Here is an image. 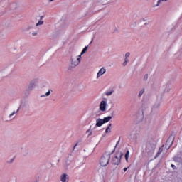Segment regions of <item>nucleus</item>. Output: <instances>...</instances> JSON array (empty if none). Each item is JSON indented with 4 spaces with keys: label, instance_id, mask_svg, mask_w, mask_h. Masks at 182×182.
<instances>
[{
    "label": "nucleus",
    "instance_id": "nucleus-38",
    "mask_svg": "<svg viewBox=\"0 0 182 182\" xmlns=\"http://www.w3.org/2000/svg\"><path fill=\"white\" fill-rule=\"evenodd\" d=\"M43 19V16L40 17V21H42Z\"/></svg>",
    "mask_w": 182,
    "mask_h": 182
},
{
    "label": "nucleus",
    "instance_id": "nucleus-17",
    "mask_svg": "<svg viewBox=\"0 0 182 182\" xmlns=\"http://www.w3.org/2000/svg\"><path fill=\"white\" fill-rule=\"evenodd\" d=\"M110 127H112V124H109L108 127H107L105 130V133H110L112 132V129H110Z\"/></svg>",
    "mask_w": 182,
    "mask_h": 182
},
{
    "label": "nucleus",
    "instance_id": "nucleus-6",
    "mask_svg": "<svg viewBox=\"0 0 182 182\" xmlns=\"http://www.w3.org/2000/svg\"><path fill=\"white\" fill-rule=\"evenodd\" d=\"M38 83V79H35L31 81L29 85H28V90H33L35 87L36 86V84Z\"/></svg>",
    "mask_w": 182,
    "mask_h": 182
},
{
    "label": "nucleus",
    "instance_id": "nucleus-23",
    "mask_svg": "<svg viewBox=\"0 0 182 182\" xmlns=\"http://www.w3.org/2000/svg\"><path fill=\"white\" fill-rule=\"evenodd\" d=\"M113 90L111 91H108L105 93L106 96H112V95H113Z\"/></svg>",
    "mask_w": 182,
    "mask_h": 182
},
{
    "label": "nucleus",
    "instance_id": "nucleus-16",
    "mask_svg": "<svg viewBox=\"0 0 182 182\" xmlns=\"http://www.w3.org/2000/svg\"><path fill=\"white\" fill-rule=\"evenodd\" d=\"M75 66L74 65H69L68 67V70H67V71L68 72H73V69H75Z\"/></svg>",
    "mask_w": 182,
    "mask_h": 182
},
{
    "label": "nucleus",
    "instance_id": "nucleus-42",
    "mask_svg": "<svg viewBox=\"0 0 182 182\" xmlns=\"http://www.w3.org/2000/svg\"><path fill=\"white\" fill-rule=\"evenodd\" d=\"M167 147H168V145H167V146L165 145V148L167 149Z\"/></svg>",
    "mask_w": 182,
    "mask_h": 182
},
{
    "label": "nucleus",
    "instance_id": "nucleus-33",
    "mask_svg": "<svg viewBox=\"0 0 182 182\" xmlns=\"http://www.w3.org/2000/svg\"><path fill=\"white\" fill-rule=\"evenodd\" d=\"M171 166L173 170H176V166L174 164H171Z\"/></svg>",
    "mask_w": 182,
    "mask_h": 182
},
{
    "label": "nucleus",
    "instance_id": "nucleus-29",
    "mask_svg": "<svg viewBox=\"0 0 182 182\" xmlns=\"http://www.w3.org/2000/svg\"><path fill=\"white\" fill-rule=\"evenodd\" d=\"M30 29H33V26H29L27 27V31H30Z\"/></svg>",
    "mask_w": 182,
    "mask_h": 182
},
{
    "label": "nucleus",
    "instance_id": "nucleus-12",
    "mask_svg": "<svg viewBox=\"0 0 182 182\" xmlns=\"http://www.w3.org/2000/svg\"><path fill=\"white\" fill-rule=\"evenodd\" d=\"M21 154H23V156H28V154H29V149L26 147L22 148Z\"/></svg>",
    "mask_w": 182,
    "mask_h": 182
},
{
    "label": "nucleus",
    "instance_id": "nucleus-20",
    "mask_svg": "<svg viewBox=\"0 0 182 182\" xmlns=\"http://www.w3.org/2000/svg\"><path fill=\"white\" fill-rule=\"evenodd\" d=\"M168 0H158L157 4L154 6H159L161 2H167Z\"/></svg>",
    "mask_w": 182,
    "mask_h": 182
},
{
    "label": "nucleus",
    "instance_id": "nucleus-1",
    "mask_svg": "<svg viewBox=\"0 0 182 182\" xmlns=\"http://www.w3.org/2000/svg\"><path fill=\"white\" fill-rule=\"evenodd\" d=\"M157 144V142H156V140L153 139H150L147 141L146 144V148L145 150L146 153L149 154V156H153V154L154 153V151L156 150V145Z\"/></svg>",
    "mask_w": 182,
    "mask_h": 182
},
{
    "label": "nucleus",
    "instance_id": "nucleus-19",
    "mask_svg": "<svg viewBox=\"0 0 182 182\" xmlns=\"http://www.w3.org/2000/svg\"><path fill=\"white\" fill-rule=\"evenodd\" d=\"M129 154H130V151L129 150H127L125 154V160L127 162L129 161Z\"/></svg>",
    "mask_w": 182,
    "mask_h": 182
},
{
    "label": "nucleus",
    "instance_id": "nucleus-18",
    "mask_svg": "<svg viewBox=\"0 0 182 182\" xmlns=\"http://www.w3.org/2000/svg\"><path fill=\"white\" fill-rule=\"evenodd\" d=\"M159 107H160V102H156L153 106L154 109H159Z\"/></svg>",
    "mask_w": 182,
    "mask_h": 182
},
{
    "label": "nucleus",
    "instance_id": "nucleus-22",
    "mask_svg": "<svg viewBox=\"0 0 182 182\" xmlns=\"http://www.w3.org/2000/svg\"><path fill=\"white\" fill-rule=\"evenodd\" d=\"M144 88H142L140 91L138 95V97H141V96H143V93H144Z\"/></svg>",
    "mask_w": 182,
    "mask_h": 182
},
{
    "label": "nucleus",
    "instance_id": "nucleus-5",
    "mask_svg": "<svg viewBox=\"0 0 182 182\" xmlns=\"http://www.w3.org/2000/svg\"><path fill=\"white\" fill-rule=\"evenodd\" d=\"M80 58H82V55H78L77 58H70V63L71 65H74L75 68L80 63Z\"/></svg>",
    "mask_w": 182,
    "mask_h": 182
},
{
    "label": "nucleus",
    "instance_id": "nucleus-9",
    "mask_svg": "<svg viewBox=\"0 0 182 182\" xmlns=\"http://www.w3.org/2000/svg\"><path fill=\"white\" fill-rule=\"evenodd\" d=\"M60 181L69 182V175H68L66 173H63L60 176Z\"/></svg>",
    "mask_w": 182,
    "mask_h": 182
},
{
    "label": "nucleus",
    "instance_id": "nucleus-10",
    "mask_svg": "<svg viewBox=\"0 0 182 182\" xmlns=\"http://www.w3.org/2000/svg\"><path fill=\"white\" fill-rule=\"evenodd\" d=\"M105 73H106V68L102 67L97 74V79H99V77H100V76H102V75H105Z\"/></svg>",
    "mask_w": 182,
    "mask_h": 182
},
{
    "label": "nucleus",
    "instance_id": "nucleus-40",
    "mask_svg": "<svg viewBox=\"0 0 182 182\" xmlns=\"http://www.w3.org/2000/svg\"><path fill=\"white\" fill-rule=\"evenodd\" d=\"M144 25H145V26H147V25H149V23H144Z\"/></svg>",
    "mask_w": 182,
    "mask_h": 182
},
{
    "label": "nucleus",
    "instance_id": "nucleus-27",
    "mask_svg": "<svg viewBox=\"0 0 182 182\" xmlns=\"http://www.w3.org/2000/svg\"><path fill=\"white\" fill-rule=\"evenodd\" d=\"M130 58V53L127 52L125 54V58Z\"/></svg>",
    "mask_w": 182,
    "mask_h": 182
},
{
    "label": "nucleus",
    "instance_id": "nucleus-26",
    "mask_svg": "<svg viewBox=\"0 0 182 182\" xmlns=\"http://www.w3.org/2000/svg\"><path fill=\"white\" fill-rule=\"evenodd\" d=\"M8 164H11V163H14V159H9L6 161Z\"/></svg>",
    "mask_w": 182,
    "mask_h": 182
},
{
    "label": "nucleus",
    "instance_id": "nucleus-39",
    "mask_svg": "<svg viewBox=\"0 0 182 182\" xmlns=\"http://www.w3.org/2000/svg\"><path fill=\"white\" fill-rule=\"evenodd\" d=\"M141 21H143V22H146V19L145 18H142Z\"/></svg>",
    "mask_w": 182,
    "mask_h": 182
},
{
    "label": "nucleus",
    "instance_id": "nucleus-31",
    "mask_svg": "<svg viewBox=\"0 0 182 182\" xmlns=\"http://www.w3.org/2000/svg\"><path fill=\"white\" fill-rule=\"evenodd\" d=\"M158 152H159V153H163V148H159Z\"/></svg>",
    "mask_w": 182,
    "mask_h": 182
},
{
    "label": "nucleus",
    "instance_id": "nucleus-3",
    "mask_svg": "<svg viewBox=\"0 0 182 182\" xmlns=\"http://www.w3.org/2000/svg\"><path fill=\"white\" fill-rule=\"evenodd\" d=\"M123 156H124V154H123V152L122 151L117 152L116 156L114 158H112V164H114V166H119L120 164V161Z\"/></svg>",
    "mask_w": 182,
    "mask_h": 182
},
{
    "label": "nucleus",
    "instance_id": "nucleus-35",
    "mask_svg": "<svg viewBox=\"0 0 182 182\" xmlns=\"http://www.w3.org/2000/svg\"><path fill=\"white\" fill-rule=\"evenodd\" d=\"M119 143H120V139H119V141L117 142L115 147H117V145L119 144Z\"/></svg>",
    "mask_w": 182,
    "mask_h": 182
},
{
    "label": "nucleus",
    "instance_id": "nucleus-30",
    "mask_svg": "<svg viewBox=\"0 0 182 182\" xmlns=\"http://www.w3.org/2000/svg\"><path fill=\"white\" fill-rule=\"evenodd\" d=\"M36 35H38V32L32 33V36H36Z\"/></svg>",
    "mask_w": 182,
    "mask_h": 182
},
{
    "label": "nucleus",
    "instance_id": "nucleus-36",
    "mask_svg": "<svg viewBox=\"0 0 182 182\" xmlns=\"http://www.w3.org/2000/svg\"><path fill=\"white\" fill-rule=\"evenodd\" d=\"M160 154H161V153L158 151V153L156 154V157H159V156H160Z\"/></svg>",
    "mask_w": 182,
    "mask_h": 182
},
{
    "label": "nucleus",
    "instance_id": "nucleus-44",
    "mask_svg": "<svg viewBox=\"0 0 182 182\" xmlns=\"http://www.w3.org/2000/svg\"><path fill=\"white\" fill-rule=\"evenodd\" d=\"M76 146H77V144H76L74 146V149H75V147H76Z\"/></svg>",
    "mask_w": 182,
    "mask_h": 182
},
{
    "label": "nucleus",
    "instance_id": "nucleus-7",
    "mask_svg": "<svg viewBox=\"0 0 182 182\" xmlns=\"http://www.w3.org/2000/svg\"><path fill=\"white\" fill-rule=\"evenodd\" d=\"M106 106H107V102L102 100L100 104V110L101 112H106Z\"/></svg>",
    "mask_w": 182,
    "mask_h": 182
},
{
    "label": "nucleus",
    "instance_id": "nucleus-21",
    "mask_svg": "<svg viewBox=\"0 0 182 182\" xmlns=\"http://www.w3.org/2000/svg\"><path fill=\"white\" fill-rule=\"evenodd\" d=\"M50 95V90H49L45 95H41V97H46V96Z\"/></svg>",
    "mask_w": 182,
    "mask_h": 182
},
{
    "label": "nucleus",
    "instance_id": "nucleus-28",
    "mask_svg": "<svg viewBox=\"0 0 182 182\" xmlns=\"http://www.w3.org/2000/svg\"><path fill=\"white\" fill-rule=\"evenodd\" d=\"M149 79V75L146 74L144 77V80L146 81Z\"/></svg>",
    "mask_w": 182,
    "mask_h": 182
},
{
    "label": "nucleus",
    "instance_id": "nucleus-13",
    "mask_svg": "<svg viewBox=\"0 0 182 182\" xmlns=\"http://www.w3.org/2000/svg\"><path fill=\"white\" fill-rule=\"evenodd\" d=\"M110 120H112V117H110V116L104 117V119H102V122H103L104 124H105V123H108V122H110Z\"/></svg>",
    "mask_w": 182,
    "mask_h": 182
},
{
    "label": "nucleus",
    "instance_id": "nucleus-25",
    "mask_svg": "<svg viewBox=\"0 0 182 182\" xmlns=\"http://www.w3.org/2000/svg\"><path fill=\"white\" fill-rule=\"evenodd\" d=\"M43 23V21L40 20L36 24V26H39Z\"/></svg>",
    "mask_w": 182,
    "mask_h": 182
},
{
    "label": "nucleus",
    "instance_id": "nucleus-37",
    "mask_svg": "<svg viewBox=\"0 0 182 182\" xmlns=\"http://www.w3.org/2000/svg\"><path fill=\"white\" fill-rule=\"evenodd\" d=\"M127 168H124V172L127 171Z\"/></svg>",
    "mask_w": 182,
    "mask_h": 182
},
{
    "label": "nucleus",
    "instance_id": "nucleus-24",
    "mask_svg": "<svg viewBox=\"0 0 182 182\" xmlns=\"http://www.w3.org/2000/svg\"><path fill=\"white\" fill-rule=\"evenodd\" d=\"M98 173H100L102 176H105V171H103V168H100L98 169Z\"/></svg>",
    "mask_w": 182,
    "mask_h": 182
},
{
    "label": "nucleus",
    "instance_id": "nucleus-34",
    "mask_svg": "<svg viewBox=\"0 0 182 182\" xmlns=\"http://www.w3.org/2000/svg\"><path fill=\"white\" fill-rule=\"evenodd\" d=\"M124 61L127 62V63H129V58H124Z\"/></svg>",
    "mask_w": 182,
    "mask_h": 182
},
{
    "label": "nucleus",
    "instance_id": "nucleus-4",
    "mask_svg": "<svg viewBox=\"0 0 182 182\" xmlns=\"http://www.w3.org/2000/svg\"><path fill=\"white\" fill-rule=\"evenodd\" d=\"M174 139H176V136L173 134H171L169 136L165 144V146H168V147H166V150H168V149L171 147L173 143H174Z\"/></svg>",
    "mask_w": 182,
    "mask_h": 182
},
{
    "label": "nucleus",
    "instance_id": "nucleus-43",
    "mask_svg": "<svg viewBox=\"0 0 182 182\" xmlns=\"http://www.w3.org/2000/svg\"><path fill=\"white\" fill-rule=\"evenodd\" d=\"M53 1H55V0H50V2H53Z\"/></svg>",
    "mask_w": 182,
    "mask_h": 182
},
{
    "label": "nucleus",
    "instance_id": "nucleus-11",
    "mask_svg": "<svg viewBox=\"0 0 182 182\" xmlns=\"http://www.w3.org/2000/svg\"><path fill=\"white\" fill-rule=\"evenodd\" d=\"M104 122H103V119H96V127H102V126H103Z\"/></svg>",
    "mask_w": 182,
    "mask_h": 182
},
{
    "label": "nucleus",
    "instance_id": "nucleus-14",
    "mask_svg": "<svg viewBox=\"0 0 182 182\" xmlns=\"http://www.w3.org/2000/svg\"><path fill=\"white\" fill-rule=\"evenodd\" d=\"M18 112H19V109H18L16 112L14 111L11 114H9V118L15 119V114L18 113Z\"/></svg>",
    "mask_w": 182,
    "mask_h": 182
},
{
    "label": "nucleus",
    "instance_id": "nucleus-41",
    "mask_svg": "<svg viewBox=\"0 0 182 182\" xmlns=\"http://www.w3.org/2000/svg\"><path fill=\"white\" fill-rule=\"evenodd\" d=\"M89 132H90V129H88V130L87 131V133H89Z\"/></svg>",
    "mask_w": 182,
    "mask_h": 182
},
{
    "label": "nucleus",
    "instance_id": "nucleus-45",
    "mask_svg": "<svg viewBox=\"0 0 182 182\" xmlns=\"http://www.w3.org/2000/svg\"><path fill=\"white\" fill-rule=\"evenodd\" d=\"M89 136H92V132L90 133Z\"/></svg>",
    "mask_w": 182,
    "mask_h": 182
},
{
    "label": "nucleus",
    "instance_id": "nucleus-32",
    "mask_svg": "<svg viewBox=\"0 0 182 182\" xmlns=\"http://www.w3.org/2000/svg\"><path fill=\"white\" fill-rule=\"evenodd\" d=\"M127 65V62L124 61L123 63H122V65L123 66H126Z\"/></svg>",
    "mask_w": 182,
    "mask_h": 182
},
{
    "label": "nucleus",
    "instance_id": "nucleus-15",
    "mask_svg": "<svg viewBox=\"0 0 182 182\" xmlns=\"http://www.w3.org/2000/svg\"><path fill=\"white\" fill-rule=\"evenodd\" d=\"M87 49H89V46H87L83 48L80 55L82 56V55H85V52H87Z\"/></svg>",
    "mask_w": 182,
    "mask_h": 182
},
{
    "label": "nucleus",
    "instance_id": "nucleus-2",
    "mask_svg": "<svg viewBox=\"0 0 182 182\" xmlns=\"http://www.w3.org/2000/svg\"><path fill=\"white\" fill-rule=\"evenodd\" d=\"M115 151L116 149H114L111 154H104L100 160V166L102 167H106V166H107L110 161V156H112Z\"/></svg>",
    "mask_w": 182,
    "mask_h": 182
},
{
    "label": "nucleus",
    "instance_id": "nucleus-8",
    "mask_svg": "<svg viewBox=\"0 0 182 182\" xmlns=\"http://www.w3.org/2000/svg\"><path fill=\"white\" fill-rule=\"evenodd\" d=\"M139 133H132L130 134V140H132V141H137V139H139Z\"/></svg>",
    "mask_w": 182,
    "mask_h": 182
}]
</instances>
